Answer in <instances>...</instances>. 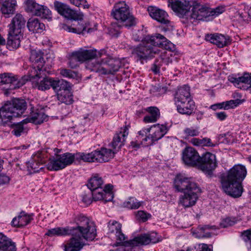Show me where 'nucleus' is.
I'll list each match as a JSON object with an SVG mask.
<instances>
[{
	"label": "nucleus",
	"mask_w": 251,
	"mask_h": 251,
	"mask_svg": "<svg viewBox=\"0 0 251 251\" xmlns=\"http://www.w3.org/2000/svg\"><path fill=\"white\" fill-rule=\"evenodd\" d=\"M168 6L178 16L186 17L191 23L195 20L207 21L211 13L210 8L195 0H169Z\"/></svg>",
	"instance_id": "f257e3e1"
},
{
	"label": "nucleus",
	"mask_w": 251,
	"mask_h": 251,
	"mask_svg": "<svg viewBox=\"0 0 251 251\" xmlns=\"http://www.w3.org/2000/svg\"><path fill=\"white\" fill-rule=\"evenodd\" d=\"M128 135V128L126 126L121 127L114 136L110 145L112 148H101L100 150H95L88 154H78L88 162L103 163L108 162L113 158L115 153L125 143L126 138Z\"/></svg>",
	"instance_id": "f03ea898"
},
{
	"label": "nucleus",
	"mask_w": 251,
	"mask_h": 251,
	"mask_svg": "<svg viewBox=\"0 0 251 251\" xmlns=\"http://www.w3.org/2000/svg\"><path fill=\"white\" fill-rule=\"evenodd\" d=\"M247 174V169L244 165L240 164L234 165L227 172L221 175L222 189L232 197H240L243 191L242 183Z\"/></svg>",
	"instance_id": "7ed1b4c3"
},
{
	"label": "nucleus",
	"mask_w": 251,
	"mask_h": 251,
	"mask_svg": "<svg viewBox=\"0 0 251 251\" xmlns=\"http://www.w3.org/2000/svg\"><path fill=\"white\" fill-rule=\"evenodd\" d=\"M76 227L72 229L68 227H55L49 229L45 233L50 237L66 235L71 233L78 234L88 241H92L97 235L96 228L93 222L82 214L78 215L75 219Z\"/></svg>",
	"instance_id": "20e7f679"
},
{
	"label": "nucleus",
	"mask_w": 251,
	"mask_h": 251,
	"mask_svg": "<svg viewBox=\"0 0 251 251\" xmlns=\"http://www.w3.org/2000/svg\"><path fill=\"white\" fill-rule=\"evenodd\" d=\"M174 186L176 191L183 193L179 197L178 204L185 208L194 205L202 193L199 185L192 178L182 175L176 176Z\"/></svg>",
	"instance_id": "39448f33"
},
{
	"label": "nucleus",
	"mask_w": 251,
	"mask_h": 251,
	"mask_svg": "<svg viewBox=\"0 0 251 251\" xmlns=\"http://www.w3.org/2000/svg\"><path fill=\"white\" fill-rule=\"evenodd\" d=\"M26 108L27 103L23 99H14L7 101L0 108V126L9 125L14 117L21 116Z\"/></svg>",
	"instance_id": "423d86ee"
},
{
	"label": "nucleus",
	"mask_w": 251,
	"mask_h": 251,
	"mask_svg": "<svg viewBox=\"0 0 251 251\" xmlns=\"http://www.w3.org/2000/svg\"><path fill=\"white\" fill-rule=\"evenodd\" d=\"M115 236L116 246H122L131 249L137 247L146 246L150 244H154L159 241L156 232L142 234L127 241L125 240L126 237L122 232V230L116 233Z\"/></svg>",
	"instance_id": "0eeeda50"
},
{
	"label": "nucleus",
	"mask_w": 251,
	"mask_h": 251,
	"mask_svg": "<svg viewBox=\"0 0 251 251\" xmlns=\"http://www.w3.org/2000/svg\"><path fill=\"white\" fill-rule=\"evenodd\" d=\"M111 15L123 26L131 27L135 25V19L130 12L129 6L125 1H119L115 4Z\"/></svg>",
	"instance_id": "6e6552de"
},
{
	"label": "nucleus",
	"mask_w": 251,
	"mask_h": 251,
	"mask_svg": "<svg viewBox=\"0 0 251 251\" xmlns=\"http://www.w3.org/2000/svg\"><path fill=\"white\" fill-rule=\"evenodd\" d=\"M122 63L119 59L108 58L107 60H102L100 62L87 63V68L91 71L100 72L103 75L114 74L119 71Z\"/></svg>",
	"instance_id": "1a4fd4ad"
},
{
	"label": "nucleus",
	"mask_w": 251,
	"mask_h": 251,
	"mask_svg": "<svg viewBox=\"0 0 251 251\" xmlns=\"http://www.w3.org/2000/svg\"><path fill=\"white\" fill-rule=\"evenodd\" d=\"M88 153H77L72 154L69 152H66L62 154L56 155V157L50 158V161L47 165L48 170L50 171H58L65 168L68 165L72 164L75 160V159H80L84 162H88L83 159L82 157L78 154H88Z\"/></svg>",
	"instance_id": "9d476101"
},
{
	"label": "nucleus",
	"mask_w": 251,
	"mask_h": 251,
	"mask_svg": "<svg viewBox=\"0 0 251 251\" xmlns=\"http://www.w3.org/2000/svg\"><path fill=\"white\" fill-rule=\"evenodd\" d=\"M160 50L158 48L150 45L145 41L144 38L142 43L137 46L131 48L132 55L137 60H144L152 58Z\"/></svg>",
	"instance_id": "9b49d317"
},
{
	"label": "nucleus",
	"mask_w": 251,
	"mask_h": 251,
	"mask_svg": "<svg viewBox=\"0 0 251 251\" xmlns=\"http://www.w3.org/2000/svg\"><path fill=\"white\" fill-rule=\"evenodd\" d=\"M144 39L150 45L156 48L160 47L167 50L174 51L175 50L174 44L159 33L147 35Z\"/></svg>",
	"instance_id": "f8f14e48"
},
{
	"label": "nucleus",
	"mask_w": 251,
	"mask_h": 251,
	"mask_svg": "<svg viewBox=\"0 0 251 251\" xmlns=\"http://www.w3.org/2000/svg\"><path fill=\"white\" fill-rule=\"evenodd\" d=\"M55 9L61 15L65 18L74 20H82L83 14L81 12H77L73 10L70 7L64 3L55 1L54 2Z\"/></svg>",
	"instance_id": "ddd939ff"
},
{
	"label": "nucleus",
	"mask_w": 251,
	"mask_h": 251,
	"mask_svg": "<svg viewBox=\"0 0 251 251\" xmlns=\"http://www.w3.org/2000/svg\"><path fill=\"white\" fill-rule=\"evenodd\" d=\"M200 164L198 166L204 172L210 173L217 166V161L215 154L206 152L202 157L200 156Z\"/></svg>",
	"instance_id": "4468645a"
},
{
	"label": "nucleus",
	"mask_w": 251,
	"mask_h": 251,
	"mask_svg": "<svg viewBox=\"0 0 251 251\" xmlns=\"http://www.w3.org/2000/svg\"><path fill=\"white\" fill-rule=\"evenodd\" d=\"M182 159L185 164L190 166H197L200 162V156L192 147H187L183 150Z\"/></svg>",
	"instance_id": "2eb2a0df"
},
{
	"label": "nucleus",
	"mask_w": 251,
	"mask_h": 251,
	"mask_svg": "<svg viewBox=\"0 0 251 251\" xmlns=\"http://www.w3.org/2000/svg\"><path fill=\"white\" fill-rule=\"evenodd\" d=\"M76 24H73L71 25H64L62 28L66 31L69 32H73L77 34H85V32L87 33H91L97 30V25H95L94 27H89V24H85L84 25L82 23H80L79 20ZM80 21L81 20H80Z\"/></svg>",
	"instance_id": "dca6fc26"
},
{
	"label": "nucleus",
	"mask_w": 251,
	"mask_h": 251,
	"mask_svg": "<svg viewBox=\"0 0 251 251\" xmlns=\"http://www.w3.org/2000/svg\"><path fill=\"white\" fill-rule=\"evenodd\" d=\"M42 75H41V72H36L35 75H30V79L35 80V87L38 89L42 91H45L52 88L53 82L54 79L50 77H44L42 78Z\"/></svg>",
	"instance_id": "f3484780"
},
{
	"label": "nucleus",
	"mask_w": 251,
	"mask_h": 251,
	"mask_svg": "<svg viewBox=\"0 0 251 251\" xmlns=\"http://www.w3.org/2000/svg\"><path fill=\"white\" fill-rule=\"evenodd\" d=\"M76 52L82 62L88 60L86 63V65H87V63L89 62L93 63V62L90 61V60H92L96 57H100L103 55L106 54V51L104 50H101L98 51L96 50H79L76 51ZM97 62H98L95 61L94 63L95 64ZM86 67H87V66H86ZM86 68L88 69L87 68Z\"/></svg>",
	"instance_id": "a211bd4d"
},
{
	"label": "nucleus",
	"mask_w": 251,
	"mask_h": 251,
	"mask_svg": "<svg viewBox=\"0 0 251 251\" xmlns=\"http://www.w3.org/2000/svg\"><path fill=\"white\" fill-rule=\"evenodd\" d=\"M43 53L40 50H33L30 52V61L33 63L34 72L46 71V68L43 67L45 65V61L43 58Z\"/></svg>",
	"instance_id": "6ab92c4d"
},
{
	"label": "nucleus",
	"mask_w": 251,
	"mask_h": 251,
	"mask_svg": "<svg viewBox=\"0 0 251 251\" xmlns=\"http://www.w3.org/2000/svg\"><path fill=\"white\" fill-rule=\"evenodd\" d=\"M228 80L238 88L250 90L251 89V73H244L238 77L230 76Z\"/></svg>",
	"instance_id": "aec40b11"
},
{
	"label": "nucleus",
	"mask_w": 251,
	"mask_h": 251,
	"mask_svg": "<svg viewBox=\"0 0 251 251\" xmlns=\"http://www.w3.org/2000/svg\"><path fill=\"white\" fill-rule=\"evenodd\" d=\"M25 23L26 20L24 16L20 13L16 14L8 25V31L23 33V29L25 27Z\"/></svg>",
	"instance_id": "412c9836"
},
{
	"label": "nucleus",
	"mask_w": 251,
	"mask_h": 251,
	"mask_svg": "<svg viewBox=\"0 0 251 251\" xmlns=\"http://www.w3.org/2000/svg\"><path fill=\"white\" fill-rule=\"evenodd\" d=\"M45 163V160L40 153H37L32 156V158L27 163V168L29 174L37 173L43 169L41 167Z\"/></svg>",
	"instance_id": "4be33fe9"
},
{
	"label": "nucleus",
	"mask_w": 251,
	"mask_h": 251,
	"mask_svg": "<svg viewBox=\"0 0 251 251\" xmlns=\"http://www.w3.org/2000/svg\"><path fill=\"white\" fill-rule=\"evenodd\" d=\"M206 41L216 45L219 48L227 46L231 43V40L229 36L222 34H214L205 36Z\"/></svg>",
	"instance_id": "5701e85b"
},
{
	"label": "nucleus",
	"mask_w": 251,
	"mask_h": 251,
	"mask_svg": "<svg viewBox=\"0 0 251 251\" xmlns=\"http://www.w3.org/2000/svg\"><path fill=\"white\" fill-rule=\"evenodd\" d=\"M148 11L150 16L153 19L163 24H167L169 23L168 20V14L164 10L154 6H149Z\"/></svg>",
	"instance_id": "b1692460"
},
{
	"label": "nucleus",
	"mask_w": 251,
	"mask_h": 251,
	"mask_svg": "<svg viewBox=\"0 0 251 251\" xmlns=\"http://www.w3.org/2000/svg\"><path fill=\"white\" fill-rule=\"evenodd\" d=\"M23 33H18L8 31L7 41V47L9 50H16L19 48L21 40L23 38Z\"/></svg>",
	"instance_id": "393cba45"
},
{
	"label": "nucleus",
	"mask_w": 251,
	"mask_h": 251,
	"mask_svg": "<svg viewBox=\"0 0 251 251\" xmlns=\"http://www.w3.org/2000/svg\"><path fill=\"white\" fill-rule=\"evenodd\" d=\"M154 128V131L152 134H150V145H153L154 143L161 139L168 132V128L166 126L159 124L154 125L151 126Z\"/></svg>",
	"instance_id": "a878e982"
},
{
	"label": "nucleus",
	"mask_w": 251,
	"mask_h": 251,
	"mask_svg": "<svg viewBox=\"0 0 251 251\" xmlns=\"http://www.w3.org/2000/svg\"><path fill=\"white\" fill-rule=\"evenodd\" d=\"M177 111L181 114L191 115L194 109L195 104L192 99L187 101H181L175 103Z\"/></svg>",
	"instance_id": "bb28decb"
},
{
	"label": "nucleus",
	"mask_w": 251,
	"mask_h": 251,
	"mask_svg": "<svg viewBox=\"0 0 251 251\" xmlns=\"http://www.w3.org/2000/svg\"><path fill=\"white\" fill-rule=\"evenodd\" d=\"M192 99L190 96V87L183 85L177 89L174 96L175 103L181 101H187Z\"/></svg>",
	"instance_id": "cd10ccee"
},
{
	"label": "nucleus",
	"mask_w": 251,
	"mask_h": 251,
	"mask_svg": "<svg viewBox=\"0 0 251 251\" xmlns=\"http://www.w3.org/2000/svg\"><path fill=\"white\" fill-rule=\"evenodd\" d=\"M0 11L4 15H13L17 6L16 0H0Z\"/></svg>",
	"instance_id": "c85d7f7f"
},
{
	"label": "nucleus",
	"mask_w": 251,
	"mask_h": 251,
	"mask_svg": "<svg viewBox=\"0 0 251 251\" xmlns=\"http://www.w3.org/2000/svg\"><path fill=\"white\" fill-rule=\"evenodd\" d=\"M32 214L27 215L25 212H21L18 217L13 219L11 223L12 225L17 227H23L29 224L33 219Z\"/></svg>",
	"instance_id": "c756f323"
},
{
	"label": "nucleus",
	"mask_w": 251,
	"mask_h": 251,
	"mask_svg": "<svg viewBox=\"0 0 251 251\" xmlns=\"http://www.w3.org/2000/svg\"><path fill=\"white\" fill-rule=\"evenodd\" d=\"M85 244L80 237H72L65 245V251H80Z\"/></svg>",
	"instance_id": "7c9ffc66"
},
{
	"label": "nucleus",
	"mask_w": 251,
	"mask_h": 251,
	"mask_svg": "<svg viewBox=\"0 0 251 251\" xmlns=\"http://www.w3.org/2000/svg\"><path fill=\"white\" fill-rule=\"evenodd\" d=\"M26 25L29 31L36 33H41L45 28V25L36 18H30L27 22Z\"/></svg>",
	"instance_id": "2f4dec72"
},
{
	"label": "nucleus",
	"mask_w": 251,
	"mask_h": 251,
	"mask_svg": "<svg viewBox=\"0 0 251 251\" xmlns=\"http://www.w3.org/2000/svg\"><path fill=\"white\" fill-rule=\"evenodd\" d=\"M149 115L144 117L143 121L146 123H154L160 117V111L158 108L155 106H150L146 109Z\"/></svg>",
	"instance_id": "473e14b6"
},
{
	"label": "nucleus",
	"mask_w": 251,
	"mask_h": 251,
	"mask_svg": "<svg viewBox=\"0 0 251 251\" xmlns=\"http://www.w3.org/2000/svg\"><path fill=\"white\" fill-rule=\"evenodd\" d=\"M31 121L35 124H41L43 123L47 117L44 113V110L41 108L37 109L34 111L33 107H31Z\"/></svg>",
	"instance_id": "72a5a7b5"
},
{
	"label": "nucleus",
	"mask_w": 251,
	"mask_h": 251,
	"mask_svg": "<svg viewBox=\"0 0 251 251\" xmlns=\"http://www.w3.org/2000/svg\"><path fill=\"white\" fill-rule=\"evenodd\" d=\"M103 183V181L102 177L99 175L96 174L89 179L87 186L91 191H93L101 188V186Z\"/></svg>",
	"instance_id": "f704fd0d"
},
{
	"label": "nucleus",
	"mask_w": 251,
	"mask_h": 251,
	"mask_svg": "<svg viewBox=\"0 0 251 251\" xmlns=\"http://www.w3.org/2000/svg\"><path fill=\"white\" fill-rule=\"evenodd\" d=\"M57 99L60 103H65L67 105L71 104L73 102V94L70 90L62 91L58 92Z\"/></svg>",
	"instance_id": "c9c22d12"
},
{
	"label": "nucleus",
	"mask_w": 251,
	"mask_h": 251,
	"mask_svg": "<svg viewBox=\"0 0 251 251\" xmlns=\"http://www.w3.org/2000/svg\"><path fill=\"white\" fill-rule=\"evenodd\" d=\"M26 122L24 120L22 122L11 124L10 127L12 129L11 133L16 137H19L23 134L26 132V130L24 126V124Z\"/></svg>",
	"instance_id": "e433bc0d"
},
{
	"label": "nucleus",
	"mask_w": 251,
	"mask_h": 251,
	"mask_svg": "<svg viewBox=\"0 0 251 251\" xmlns=\"http://www.w3.org/2000/svg\"><path fill=\"white\" fill-rule=\"evenodd\" d=\"M24 3L25 11L33 16L38 13L40 11L39 8L41 7V5L37 3L35 0H25Z\"/></svg>",
	"instance_id": "4c0bfd02"
},
{
	"label": "nucleus",
	"mask_w": 251,
	"mask_h": 251,
	"mask_svg": "<svg viewBox=\"0 0 251 251\" xmlns=\"http://www.w3.org/2000/svg\"><path fill=\"white\" fill-rule=\"evenodd\" d=\"M52 89L58 92L66 90L71 91V86L69 82L64 79H54Z\"/></svg>",
	"instance_id": "58836bf2"
},
{
	"label": "nucleus",
	"mask_w": 251,
	"mask_h": 251,
	"mask_svg": "<svg viewBox=\"0 0 251 251\" xmlns=\"http://www.w3.org/2000/svg\"><path fill=\"white\" fill-rule=\"evenodd\" d=\"M0 250L1 251H16V243L11 238L5 235Z\"/></svg>",
	"instance_id": "ea45409f"
},
{
	"label": "nucleus",
	"mask_w": 251,
	"mask_h": 251,
	"mask_svg": "<svg viewBox=\"0 0 251 251\" xmlns=\"http://www.w3.org/2000/svg\"><path fill=\"white\" fill-rule=\"evenodd\" d=\"M173 51H174L171 50H168V51H164L160 54L159 56L157 59H159V61H161L162 66L163 64L169 65L172 63L173 58L174 57L173 54Z\"/></svg>",
	"instance_id": "a19ab883"
},
{
	"label": "nucleus",
	"mask_w": 251,
	"mask_h": 251,
	"mask_svg": "<svg viewBox=\"0 0 251 251\" xmlns=\"http://www.w3.org/2000/svg\"><path fill=\"white\" fill-rule=\"evenodd\" d=\"M143 203V201H139L134 197H130L127 201L124 202L125 207L130 209H136L139 208Z\"/></svg>",
	"instance_id": "79ce46f5"
},
{
	"label": "nucleus",
	"mask_w": 251,
	"mask_h": 251,
	"mask_svg": "<svg viewBox=\"0 0 251 251\" xmlns=\"http://www.w3.org/2000/svg\"><path fill=\"white\" fill-rule=\"evenodd\" d=\"M17 79L11 74L3 73L0 74V84L9 83L16 84Z\"/></svg>",
	"instance_id": "37998d69"
},
{
	"label": "nucleus",
	"mask_w": 251,
	"mask_h": 251,
	"mask_svg": "<svg viewBox=\"0 0 251 251\" xmlns=\"http://www.w3.org/2000/svg\"><path fill=\"white\" fill-rule=\"evenodd\" d=\"M240 103V100L236 99L218 103V105L220 107V109H224L226 110L236 107Z\"/></svg>",
	"instance_id": "c03bdc74"
},
{
	"label": "nucleus",
	"mask_w": 251,
	"mask_h": 251,
	"mask_svg": "<svg viewBox=\"0 0 251 251\" xmlns=\"http://www.w3.org/2000/svg\"><path fill=\"white\" fill-rule=\"evenodd\" d=\"M39 9L40 11L35 16L40 17L42 18L51 20L52 18L51 11L46 6L41 5Z\"/></svg>",
	"instance_id": "a18cd8bd"
},
{
	"label": "nucleus",
	"mask_w": 251,
	"mask_h": 251,
	"mask_svg": "<svg viewBox=\"0 0 251 251\" xmlns=\"http://www.w3.org/2000/svg\"><path fill=\"white\" fill-rule=\"evenodd\" d=\"M149 139V136H146L141 140L140 139V137H136L134 140L131 141L129 145V148L134 149L135 150H137L140 148L141 145L143 143L147 142Z\"/></svg>",
	"instance_id": "49530a36"
},
{
	"label": "nucleus",
	"mask_w": 251,
	"mask_h": 251,
	"mask_svg": "<svg viewBox=\"0 0 251 251\" xmlns=\"http://www.w3.org/2000/svg\"><path fill=\"white\" fill-rule=\"evenodd\" d=\"M80 63H82L76 51L73 52L69 59V66L72 69H75L78 66Z\"/></svg>",
	"instance_id": "de8ad7c7"
},
{
	"label": "nucleus",
	"mask_w": 251,
	"mask_h": 251,
	"mask_svg": "<svg viewBox=\"0 0 251 251\" xmlns=\"http://www.w3.org/2000/svg\"><path fill=\"white\" fill-rule=\"evenodd\" d=\"M122 26H123L122 24L119 25L116 22L112 23L109 28V34L112 36L118 37L120 33L121 28Z\"/></svg>",
	"instance_id": "09e8293b"
},
{
	"label": "nucleus",
	"mask_w": 251,
	"mask_h": 251,
	"mask_svg": "<svg viewBox=\"0 0 251 251\" xmlns=\"http://www.w3.org/2000/svg\"><path fill=\"white\" fill-rule=\"evenodd\" d=\"M108 227L109 232L116 234L121 230L122 225L116 221H111L108 223Z\"/></svg>",
	"instance_id": "8fccbe9b"
},
{
	"label": "nucleus",
	"mask_w": 251,
	"mask_h": 251,
	"mask_svg": "<svg viewBox=\"0 0 251 251\" xmlns=\"http://www.w3.org/2000/svg\"><path fill=\"white\" fill-rule=\"evenodd\" d=\"M194 234L196 235V237L198 238H209L211 236V233L207 231L201 226L198 227L196 231L194 232Z\"/></svg>",
	"instance_id": "3c124183"
},
{
	"label": "nucleus",
	"mask_w": 251,
	"mask_h": 251,
	"mask_svg": "<svg viewBox=\"0 0 251 251\" xmlns=\"http://www.w3.org/2000/svg\"><path fill=\"white\" fill-rule=\"evenodd\" d=\"M199 250V251H212L213 246L212 245L206 244H200L194 247V249L188 248L186 251H190L193 250Z\"/></svg>",
	"instance_id": "603ef678"
},
{
	"label": "nucleus",
	"mask_w": 251,
	"mask_h": 251,
	"mask_svg": "<svg viewBox=\"0 0 251 251\" xmlns=\"http://www.w3.org/2000/svg\"><path fill=\"white\" fill-rule=\"evenodd\" d=\"M184 134L186 137H193L198 136L200 131L198 127H187L184 129Z\"/></svg>",
	"instance_id": "864d4df0"
},
{
	"label": "nucleus",
	"mask_w": 251,
	"mask_h": 251,
	"mask_svg": "<svg viewBox=\"0 0 251 251\" xmlns=\"http://www.w3.org/2000/svg\"><path fill=\"white\" fill-rule=\"evenodd\" d=\"M60 74L64 77L69 78H75L77 77V72L69 69H63L60 70Z\"/></svg>",
	"instance_id": "5fc2aeb1"
},
{
	"label": "nucleus",
	"mask_w": 251,
	"mask_h": 251,
	"mask_svg": "<svg viewBox=\"0 0 251 251\" xmlns=\"http://www.w3.org/2000/svg\"><path fill=\"white\" fill-rule=\"evenodd\" d=\"M243 238L248 248L251 250V228L242 232Z\"/></svg>",
	"instance_id": "6e6d98bb"
},
{
	"label": "nucleus",
	"mask_w": 251,
	"mask_h": 251,
	"mask_svg": "<svg viewBox=\"0 0 251 251\" xmlns=\"http://www.w3.org/2000/svg\"><path fill=\"white\" fill-rule=\"evenodd\" d=\"M103 191L101 188H100L98 190H94L91 191V196L92 199L94 201H102L103 199Z\"/></svg>",
	"instance_id": "4d7b16f0"
},
{
	"label": "nucleus",
	"mask_w": 251,
	"mask_h": 251,
	"mask_svg": "<svg viewBox=\"0 0 251 251\" xmlns=\"http://www.w3.org/2000/svg\"><path fill=\"white\" fill-rule=\"evenodd\" d=\"M136 216L137 218L145 222L151 217V215L145 211L140 210L136 213Z\"/></svg>",
	"instance_id": "13d9d810"
},
{
	"label": "nucleus",
	"mask_w": 251,
	"mask_h": 251,
	"mask_svg": "<svg viewBox=\"0 0 251 251\" xmlns=\"http://www.w3.org/2000/svg\"><path fill=\"white\" fill-rule=\"evenodd\" d=\"M151 91L155 93L153 95L156 96H158L161 95L165 94L167 91L166 87H161L159 86H154L152 87Z\"/></svg>",
	"instance_id": "bf43d9fd"
},
{
	"label": "nucleus",
	"mask_w": 251,
	"mask_h": 251,
	"mask_svg": "<svg viewBox=\"0 0 251 251\" xmlns=\"http://www.w3.org/2000/svg\"><path fill=\"white\" fill-rule=\"evenodd\" d=\"M225 10V8L224 6H218L215 9L210 8V12L211 13L210 17H216L223 13Z\"/></svg>",
	"instance_id": "052dcab7"
},
{
	"label": "nucleus",
	"mask_w": 251,
	"mask_h": 251,
	"mask_svg": "<svg viewBox=\"0 0 251 251\" xmlns=\"http://www.w3.org/2000/svg\"><path fill=\"white\" fill-rule=\"evenodd\" d=\"M69 1L72 4L77 7L82 4L84 8H88L89 7V5L85 0H69Z\"/></svg>",
	"instance_id": "680f3d73"
},
{
	"label": "nucleus",
	"mask_w": 251,
	"mask_h": 251,
	"mask_svg": "<svg viewBox=\"0 0 251 251\" xmlns=\"http://www.w3.org/2000/svg\"><path fill=\"white\" fill-rule=\"evenodd\" d=\"M161 66V61H159V59H156L152 65L151 69L155 74H158L160 73V69Z\"/></svg>",
	"instance_id": "e2e57ef3"
},
{
	"label": "nucleus",
	"mask_w": 251,
	"mask_h": 251,
	"mask_svg": "<svg viewBox=\"0 0 251 251\" xmlns=\"http://www.w3.org/2000/svg\"><path fill=\"white\" fill-rule=\"evenodd\" d=\"M151 130V127H148V128H144L142 130L138 131V136H137L136 137H140V140H142L143 138H144L146 136H149L150 134L149 135H147L148 134H149Z\"/></svg>",
	"instance_id": "0e129e2a"
},
{
	"label": "nucleus",
	"mask_w": 251,
	"mask_h": 251,
	"mask_svg": "<svg viewBox=\"0 0 251 251\" xmlns=\"http://www.w3.org/2000/svg\"><path fill=\"white\" fill-rule=\"evenodd\" d=\"M235 222L230 218H226L222 220L221 223V226L224 228L231 226L234 224Z\"/></svg>",
	"instance_id": "69168bd1"
},
{
	"label": "nucleus",
	"mask_w": 251,
	"mask_h": 251,
	"mask_svg": "<svg viewBox=\"0 0 251 251\" xmlns=\"http://www.w3.org/2000/svg\"><path fill=\"white\" fill-rule=\"evenodd\" d=\"M201 146L206 147H215V144L213 143L211 140L208 138H204L201 139Z\"/></svg>",
	"instance_id": "338daca9"
},
{
	"label": "nucleus",
	"mask_w": 251,
	"mask_h": 251,
	"mask_svg": "<svg viewBox=\"0 0 251 251\" xmlns=\"http://www.w3.org/2000/svg\"><path fill=\"white\" fill-rule=\"evenodd\" d=\"M103 199L102 200L104 202L111 201L113 198L114 195L113 192H104Z\"/></svg>",
	"instance_id": "774afa93"
}]
</instances>
